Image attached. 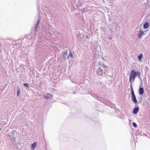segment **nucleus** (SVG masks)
Masks as SVG:
<instances>
[{
	"instance_id": "nucleus-9",
	"label": "nucleus",
	"mask_w": 150,
	"mask_h": 150,
	"mask_svg": "<svg viewBox=\"0 0 150 150\" xmlns=\"http://www.w3.org/2000/svg\"><path fill=\"white\" fill-rule=\"evenodd\" d=\"M131 94L132 95V96L135 95L134 94L133 89L132 85L131 86Z\"/></svg>"
},
{
	"instance_id": "nucleus-2",
	"label": "nucleus",
	"mask_w": 150,
	"mask_h": 150,
	"mask_svg": "<svg viewBox=\"0 0 150 150\" xmlns=\"http://www.w3.org/2000/svg\"><path fill=\"white\" fill-rule=\"evenodd\" d=\"M44 98L45 99H49L52 98L53 97L49 93H47L46 94L44 95Z\"/></svg>"
},
{
	"instance_id": "nucleus-15",
	"label": "nucleus",
	"mask_w": 150,
	"mask_h": 150,
	"mask_svg": "<svg viewBox=\"0 0 150 150\" xmlns=\"http://www.w3.org/2000/svg\"><path fill=\"white\" fill-rule=\"evenodd\" d=\"M19 93H20V90H19L18 91H17V96H18L19 95Z\"/></svg>"
},
{
	"instance_id": "nucleus-8",
	"label": "nucleus",
	"mask_w": 150,
	"mask_h": 150,
	"mask_svg": "<svg viewBox=\"0 0 150 150\" xmlns=\"http://www.w3.org/2000/svg\"><path fill=\"white\" fill-rule=\"evenodd\" d=\"M149 24L147 23H146L144 25V27L145 28H147L149 27Z\"/></svg>"
},
{
	"instance_id": "nucleus-11",
	"label": "nucleus",
	"mask_w": 150,
	"mask_h": 150,
	"mask_svg": "<svg viewBox=\"0 0 150 150\" xmlns=\"http://www.w3.org/2000/svg\"><path fill=\"white\" fill-rule=\"evenodd\" d=\"M142 57L143 55L142 54H141L138 57V58L139 60H141Z\"/></svg>"
},
{
	"instance_id": "nucleus-17",
	"label": "nucleus",
	"mask_w": 150,
	"mask_h": 150,
	"mask_svg": "<svg viewBox=\"0 0 150 150\" xmlns=\"http://www.w3.org/2000/svg\"><path fill=\"white\" fill-rule=\"evenodd\" d=\"M104 67H107L106 66H104Z\"/></svg>"
},
{
	"instance_id": "nucleus-10",
	"label": "nucleus",
	"mask_w": 150,
	"mask_h": 150,
	"mask_svg": "<svg viewBox=\"0 0 150 150\" xmlns=\"http://www.w3.org/2000/svg\"><path fill=\"white\" fill-rule=\"evenodd\" d=\"M144 34V33L143 31H140L138 35V36L139 37V38H140Z\"/></svg>"
},
{
	"instance_id": "nucleus-5",
	"label": "nucleus",
	"mask_w": 150,
	"mask_h": 150,
	"mask_svg": "<svg viewBox=\"0 0 150 150\" xmlns=\"http://www.w3.org/2000/svg\"><path fill=\"white\" fill-rule=\"evenodd\" d=\"M144 93V89L142 88H140L139 89V93L140 95H142Z\"/></svg>"
},
{
	"instance_id": "nucleus-4",
	"label": "nucleus",
	"mask_w": 150,
	"mask_h": 150,
	"mask_svg": "<svg viewBox=\"0 0 150 150\" xmlns=\"http://www.w3.org/2000/svg\"><path fill=\"white\" fill-rule=\"evenodd\" d=\"M103 70L100 68L97 69L96 73L98 75H101L103 73Z\"/></svg>"
},
{
	"instance_id": "nucleus-14",
	"label": "nucleus",
	"mask_w": 150,
	"mask_h": 150,
	"mask_svg": "<svg viewBox=\"0 0 150 150\" xmlns=\"http://www.w3.org/2000/svg\"><path fill=\"white\" fill-rule=\"evenodd\" d=\"M23 85L25 86L26 87H29V85H28V84H27L26 83H25L23 84Z\"/></svg>"
},
{
	"instance_id": "nucleus-16",
	"label": "nucleus",
	"mask_w": 150,
	"mask_h": 150,
	"mask_svg": "<svg viewBox=\"0 0 150 150\" xmlns=\"http://www.w3.org/2000/svg\"><path fill=\"white\" fill-rule=\"evenodd\" d=\"M38 25V23H37V24H36V26L35 27V29H36V26H37V25Z\"/></svg>"
},
{
	"instance_id": "nucleus-12",
	"label": "nucleus",
	"mask_w": 150,
	"mask_h": 150,
	"mask_svg": "<svg viewBox=\"0 0 150 150\" xmlns=\"http://www.w3.org/2000/svg\"><path fill=\"white\" fill-rule=\"evenodd\" d=\"M70 56L71 58L73 57V55L72 54V52L71 51H70L69 52V55L68 56V58L69 56Z\"/></svg>"
},
{
	"instance_id": "nucleus-7",
	"label": "nucleus",
	"mask_w": 150,
	"mask_h": 150,
	"mask_svg": "<svg viewBox=\"0 0 150 150\" xmlns=\"http://www.w3.org/2000/svg\"><path fill=\"white\" fill-rule=\"evenodd\" d=\"M132 99L133 102L135 103H137V100L136 99L135 95L132 96Z\"/></svg>"
},
{
	"instance_id": "nucleus-3",
	"label": "nucleus",
	"mask_w": 150,
	"mask_h": 150,
	"mask_svg": "<svg viewBox=\"0 0 150 150\" xmlns=\"http://www.w3.org/2000/svg\"><path fill=\"white\" fill-rule=\"evenodd\" d=\"M37 145L36 142H34L31 144L30 146L31 149L32 150H33L36 147Z\"/></svg>"
},
{
	"instance_id": "nucleus-13",
	"label": "nucleus",
	"mask_w": 150,
	"mask_h": 150,
	"mask_svg": "<svg viewBox=\"0 0 150 150\" xmlns=\"http://www.w3.org/2000/svg\"><path fill=\"white\" fill-rule=\"evenodd\" d=\"M133 126L134 127H137V125L136 123L135 122H133Z\"/></svg>"
},
{
	"instance_id": "nucleus-1",
	"label": "nucleus",
	"mask_w": 150,
	"mask_h": 150,
	"mask_svg": "<svg viewBox=\"0 0 150 150\" xmlns=\"http://www.w3.org/2000/svg\"><path fill=\"white\" fill-rule=\"evenodd\" d=\"M137 73L139 75L140 74V73L139 72H137ZM136 76V73L135 71L132 70L131 72V74L129 76V81L131 82H133L135 79Z\"/></svg>"
},
{
	"instance_id": "nucleus-6",
	"label": "nucleus",
	"mask_w": 150,
	"mask_h": 150,
	"mask_svg": "<svg viewBox=\"0 0 150 150\" xmlns=\"http://www.w3.org/2000/svg\"><path fill=\"white\" fill-rule=\"evenodd\" d=\"M139 110V108L138 107L135 108H134L133 110V113L134 114H137Z\"/></svg>"
}]
</instances>
